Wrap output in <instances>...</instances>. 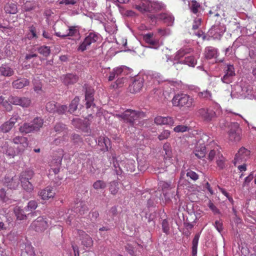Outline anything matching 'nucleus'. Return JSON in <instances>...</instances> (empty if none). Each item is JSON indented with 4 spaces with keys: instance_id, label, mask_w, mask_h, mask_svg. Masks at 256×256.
Listing matches in <instances>:
<instances>
[{
    "instance_id": "nucleus-1",
    "label": "nucleus",
    "mask_w": 256,
    "mask_h": 256,
    "mask_svg": "<svg viewBox=\"0 0 256 256\" xmlns=\"http://www.w3.org/2000/svg\"><path fill=\"white\" fill-rule=\"evenodd\" d=\"M115 116L121 118L124 122L131 126H134L136 121L146 116L145 113L142 111L128 109L124 112L116 114Z\"/></svg>"
},
{
    "instance_id": "nucleus-2",
    "label": "nucleus",
    "mask_w": 256,
    "mask_h": 256,
    "mask_svg": "<svg viewBox=\"0 0 256 256\" xmlns=\"http://www.w3.org/2000/svg\"><path fill=\"white\" fill-rule=\"evenodd\" d=\"M43 120L36 118L30 122H24L19 128V131L22 134L34 132L40 130L43 125Z\"/></svg>"
},
{
    "instance_id": "nucleus-3",
    "label": "nucleus",
    "mask_w": 256,
    "mask_h": 256,
    "mask_svg": "<svg viewBox=\"0 0 256 256\" xmlns=\"http://www.w3.org/2000/svg\"><path fill=\"white\" fill-rule=\"evenodd\" d=\"M218 106L208 108H202L198 110V114L206 122L214 120L220 114Z\"/></svg>"
},
{
    "instance_id": "nucleus-4",
    "label": "nucleus",
    "mask_w": 256,
    "mask_h": 256,
    "mask_svg": "<svg viewBox=\"0 0 256 256\" xmlns=\"http://www.w3.org/2000/svg\"><path fill=\"white\" fill-rule=\"evenodd\" d=\"M194 100L190 96L186 94H178L176 95L172 100L174 106L182 108L186 106L190 108L193 106Z\"/></svg>"
},
{
    "instance_id": "nucleus-5",
    "label": "nucleus",
    "mask_w": 256,
    "mask_h": 256,
    "mask_svg": "<svg viewBox=\"0 0 256 256\" xmlns=\"http://www.w3.org/2000/svg\"><path fill=\"white\" fill-rule=\"evenodd\" d=\"M229 139L232 142H239L242 137V129L238 122L231 123L229 126Z\"/></svg>"
},
{
    "instance_id": "nucleus-6",
    "label": "nucleus",
    "mask_w": 256,
    "mask_h": 256,
    "mask_svg": "<svg viewBox=\"0 0 256 256\" xmlns=\"http://www.w3.org/2000/svg\"><path fill=\"white\" fill-rule=\"evenodd\" d=\"M9 102L14 105L19 106L22 108H28L31 104V100L30 98L14 95L9 96Z\"/></svg>"
},
{
    "instance_id": "nucleus-7",
    "label": "nucleus",
    "mask_w": 256,
    "mask_h": 256,
    "mask_svg": "<svg viewBox=\"0 0 256 256\" xmlns=\"http://www.w3.org/2000/svg\"><path fill=\"white\" fill-rule=\"evenodd\" d=\"M99 36L98 34L94 32L90 33L78 46V50L84 52L92 44L96 42Z\"/></svg>"
},
{
    "instance_id": "nucleus-8",
    "label": "nucleus",
    "mask_w": 256,
    "mask_h": 256,
    "mask_svg": "<svg viewBox=\"0 0 256 256\" xmlns=\"http://www.w3.org/2000/svg\"><path fill=\"white\" fill-rule=\"evenodd\" d=\"M20 118L17 112H14L11 118L4 122L0 126V130L4 133L9 132L14 126L18 120Z\"/></svg>"
},
{
    "instance_id": "nucleus-9",
    "label": "nucleus",
    "mask_w": 256,
    "mask_h": 256,
    "mask_svg": "<svg viewBox=\"0 0 256 256\" xmlns=\"http://www.w3.org/2000/svg\"><path fill=\"white\" fill-rule=\"evenodd\" d=\"M72 124L76 128L87 132L90 128V122L89 120H82L80 118H73L71 122Z\"/></svg>"
},
{
    "instance_id": "nucleus-10",
    "label": "nucleus",
    "mask_w": 256,
    "mask_h": 256,
    "mask_svg": "<svg viewBox=\"0 0 256 256\" xmlns=\"http://www.w3.org/2000/svg\"><path fill=\"white\" fill-rule=\"evenodd\" d=\"M48 223L43 217H38L34 220L32 224V228L38 232H42L44 230L48 227Z\"/></svg>"
},
{
    "instance_id": "nucleus-11",
    "label": "nucleus",
    "mask_w": 256,
    "mask_h": 256,
    "mask_svg": "<svg viewBox=\"0 0 256 256\" xmlns=\"http://www.w3.org/2000/svg\"><path fill=\"white\" fill-rule=\"evenodd\" d=\"M94 90L90 87H86L85 91V100L86 108H95L96 104L94 100Z\"/></svg>"
},
{
    "instance_id": "nucleus-12",
    "label": "nucleus",
    "mask_w": 256,
    "mask_h": 256,
    "mask_svg": "<svg viewBox=\"0 0 256 256\" xmlns=\"http://www.w3.org/2000/svg\"><path fill=\"white\" fill-rule=\"evenodd\" d=\"M250 155V151L244 147H242L235 155V162L240 163L245 162Z\"/></svg>"
},
{
    "instance_id": "nucleus-13",
    "label": "nucleus",
    "mask_w": 256,
    "mask_h": 256,
    "mask_svg": "<svg viewBox=\"0 0 256 256\" xmlns=\"http://www.w3.org/2000/svg\"><path fill=\"white\" fill-rule=\"evenodd\" d=\"M151 19L154 21V19L161 20L166 24L172 25L174 21V17L170 13H164L156 16H151Z\"/></svg>"
},
{
    "instance_id": "nucleus-14",
    "label": "nucleus",
    "mask_w": 256,
    "mask_h": 256,
    "mask_svg": "<svg viewBox=\"0 0 256 256\" xmlns=\"http://www.w3.org/2000/svg\"><path fill=\"white\" fill-rule=\"evenodd\" d=\"M20 180L18 176H14L12 178L6 176L4 179V183L10 189L16 190L20 184Z\"/></svg>"
},
{
    "instance_id": "nucleus-15",
    "label": "nucleus",
    "mask_w": 256,
    "mask_h": 256,
    "mask_svg": "<svg viewBox=\"0 0 256 256\" xmlns=\"http://www.w3.org/2000/svg\"><path fill=\"white\" fill-rule=\"evenodd\" d=\"M225 30L226 28L224 26L216 25L212 26L208 32L214 38H220Z\"/></svg>"
},
{
    "instance_id": "nucleus-16",
    "label": "nucleus",
    "mask_w": 256,
    "mask_h": 256,
    "mask_svg": "<svg viewBox=\"0 0 256 256\" xmlns=\"http://www.w3.org/2000/svg\"><path fill=\"white\" fill-rule=\"evenodd\" d=\"M150 0H136L135 7L142 12H150Z\"/></svg>"
},
{
    "instance_id": "nucleus-17",
    "label": "nucleus",
    "mask_w": 256,
    "mask_h": 256,
    "mask_svg": "<svg viewBox=\"0 0 256 256\" xmlns=\"http://www.w3.org/2000/svg\"><path fill=\"white\" fill-rule=\"evenodd\" d=\"M98 144L100 147V150L104 152L108 151L112 148L110 140L106 136H100L98 138Z\"/></svg>"
},
{
    "instance_id": "nucleus-18",
    "label": "nucleus",
    "mask_w": 256,
    "mask_h": 256,
    "mask_svg": "<svg viewBox=\"0 0 256 256\" xmlns=\"http://www.w3.org/2000/svg\"><path fill=\"white\" fill-rule=\"evenodd\" d=\"M1 151L11 158H14L16 155L22 152H19V150L18 149L16 150H14V148L10 146L7 142L3 144V145L2 146Z\"/></svg>"
},
{
    "instance_id": "nucleus-19",
    "label": "nucleus",
    "mask_w": 256,
    "mask_h": 256,
    "mask_svg": "<svg viewBox=\"0 0 256 256\" xmlns=\"http://www.w3.org/2000/svg\"><path fill=\"white\" fill-rule=\"evenodd\" d=\"M55 194L54 188L51 186H47L38 192V195L43 200H47L53 198Z\"/></svg>"
},
{
    "instance_id": "nucleus-20",
    "label": "nucleus",
    "mask_w": 256,
    "mask_h": 256,
    "mask_svg": "<svg viewBox=\"0 0 256 256\" xmlns=\"http://www.w3.org/2000/svg\"><path fill=\"white\" fill-rule=\"evenodd\" d=\"M226 73L222 78V80L226 84L232 82V77L235 76L234 65H227Z\"/></svg>"
},
{
    "instance_id": "nucleus-21",
    "label": "nucleus",
    "mask_w": 256,
    "mask_h": 256,
    "mask_svg": "<svg viewBox=\"0 0 256 256\" xmlns=\"http://www.w3.org/2000/svg\"><path fill=\"white\" fill-rule=\"evenodd\" d=\"M12 142L15 144H20V146L18 147L19 152H23L24 148L28 146V142L27 138L23 136H18L14 138Z\"/></svg>"
},
{
    "instance_id": "nucleus-22",
    "label": "nucleus",
    "mask_w": 256,
    "mask_h": 256,
    "mask_svg": "<svg viewBox=\"0 0 256 256\" xmlns=\"http://www.w3.org/2000/svg\"><path fill=\"white\" fill-rule=\"evenodd\" d=\"M143 82L142 78H135L129 86L130 90L132 93L139 92L143 86Z\"/></svg>"
},
{
    "instance_id": "nucleus-23",
    "label": "nucleus",
    "mask_w": 256,
    "mask_h": 256,
    "mask_svg": "<svg viewBox=\"0 0 256 256\" xmlns=\"http://www.w3.org/2000/svg\"><path fill=\"white\" fill-rule=\"evenodd\" d=\"M63 83L66 86H69L75 84L78 80V76L76 74H68L61 77Z\"/></svg>"
},
{
    "instance_id": "nucleus-24",
    "label": "nucleus",
    "mask_w": 256,
    "mask_h": 256,
    "mask_svg": "<svg viewBox=\"0 0 256 256\" xmlns=\"http://www.w3.org/2000/svg\"><path fill=\"white\" fill-rule=\"evenodd\" d=\"M128 69L129 68L126 66H121L117 67L116 68L114 69L112 72H110L108 80L109 81H112L114 80L116 76H118L122 72L125 73V70H128Z\"/></svg>"
},
{
    "instance_id": "nucleus-25",
    "label": "nucleus",
    "mask_w": 256,
    "mask_h": 256,
    "mask_svg": "<svg viewBox=\"0 0 256 256\" xmlns=\"http://www.w3.org/2000/svg\"><path fill=\"white\" fill-rule=\"evenodd\" d=\"M217 49L212 46H207L205 48L204 55L206 58L212 59L217 56Z\"/></svg>"
},
{
    "instance_id": "nucleus-26",
    "label": "nucleus",
    "mask_w": 256,
    "mask_h": 256,
    "mask_svg": "<svg viewBox=\"0 0 256 256\" xmlns=\"http://www.w3.org/2000/svg\"><path fill=\"white\" fill-rule=\"evenodd\" d=\"M34 176V172L31 170L22 171L20 174L18 178L20 181L32 180Z\"/></svg>"
},
{
    "instance_id": "nucleus-27",
    "label": "nucleus",
    "mask_w": 256,
    "mask_h": 256,
    "mask_svg": "<svg viewBox=\"0 0 256 256\" xmlns=\"http://www.w3.org/2000/svg\"><path fill=\"white\" fill-rule=\"evenodd\" d=\"M30 82L26 78L18 79L12 82V86L16 89H20L29 84Z\"/></svg>"
},
{
    "instance_id": "nucleus-28",
    "label": "nucleus",
    "mask_w": 256,
    "mask_h": 256,
    "mask_svg": "<svg viewBox=\"0 0 256 256\" xmlns=\"http://www.w3.org/2000/svg\"><path fill=\"white\" fill-rule=\"evenodd\" d=\"M68 26L66 24L61 22L59 26V30L56 32V35L60 38L66 37V34L68 30Z\"/></svg>"
},
{
    "instance_id": "nucleus-29",
    "label": "nucleus",
    "mask_w": 256,
    "mask_h": 256,
    "mask_svg": "<svg viewBox=\"0 0 256 256\" xmlns=\"http://www.w3.org/2000/svg\"><path fill=\"white\" fill-rule=\"evenodd\" d=\"M14 212L16 216L17 220H24L26 218V215L23 209L19 206H16L14 209Z\"/></svg>"
},
{
    "instance_id": "nucleus-30",
    "label": "nucleus",
    "mask_w": 256,
    "mask_h": 256,
    "mask_svg": "<svg viewBox=\"0 0 256 256\" xmlns=\"http://www.w3.org/2000/svg\"><path fill=\"white\" fill-rule=\"evenodd\" d=\"M88 210L87 206L81 202L80 204H78L77 206L74 208V212L80 215H83L86 213Z\"/></svg>"
},
{
    "instance_id": "nucleus-31",
    "label": "nucleus",
    "mask_w": 256,
    "mask_h": 256,
    "mask_svg": "<svg viewBox=\"0 0 256 256\" xmlns=\"http://www.w3.org/2000/svg\"><path fill=\"white\" fill-rule=\"evenodd\" d=\"M22 189L28 192H31L34 189V186L32 181L22 180L20 181Z\"/></svg>"
},
{
    "instance_id": "nucleus-32",
    "label": "nucleus",
    "mask_w": 256,
    "mask_h": 256,
    "mask_svg": "<svg viewBox=\"0 0 256 256\" xmlns=\"http://www.w3.org/2000/svg\"><path fill=\"white\" fill-rule=\"evenodd\" d=\"M54 130L56 132L58 133L64 132L67 134L68 132V128L67 126L65 124L60 122H58L55 124L54 126Z\"/></svg>"
},
{
    "instance_id": "nucleus-33",
    "label": "nucleus",
    "mask_w": 256,
    "mask_h": 256,
    "mask_svg": "<svg viewBox=\"0 0 256 256\" xmlns=\"http://www.w3.org/2000/svg\"><path fill=\"white\" fill-rule=\"evenodd\" d=\"M70 139V142L74 146H80L82 143V138L81 136L76 133L71 134Z\"/></svg>"
},
{
    "instance_id": "nucleus-34",
    "label": "nucleus",
    "mask_w": 256,
    "mask_h": 256,
    "mask_svg": "<svg viewBox=\"0 0 256 256\" xmlns=\"http://www.w3.org/2000/svg\"><path fill=\"white\" fill-rule=\"evenodd\" d=\"M4 10L6 13L14 14L18 11L16 5L14 3L8 2L4 7Z\"/></svg>"
},
{
    "instance_id": "nucleus-35",
    "label": "nucleus",
    "mask_w": 256,
    "mask_h": 256,
    "mask_svg": "<svg viewBox=\"0 0 256 256\" xmlns=\"http://www.w3.org/2000/svg\"><path fill=\"white\" fill-rule=\"evenodd\" d=\"M13 70L8 67L7 65H4L0 67V74L4 76H9L13 74Z\"/></svg>"
},
{
    "instance_id": "nucleus-36",
    "label": "nucleus",
    "mask_w": 256,
    "mask_h": 256,
    "mask_svg": "<svg viewBox=\"0 0 256 256\" xmlns=\"http://www.w3.org/2000/svg\"><path fill=\"white\" fill-rule=\"evenodd\" d=\"M186 52L184 49L180 50L178 52L176 53V55L173 58H170V62H173L174 64H178L180 62L179 60L180 58L183 56Z\"/></svg>"
},
{
    "instance_id": "nucleus-37",
    "label": "nucleus",
    "mask_w": 256,
    "mask_h": 256,
    "mask_svg": "<svg viewBox=\"0 0 256 256\" xmlns=\"http://www.w3.org/2000/svg\"><path fill=\"white\" fill-rule=\"evenodd\" d=\"M80 102V99L78 97L76 96L71 102L70 106H69V109H68V112H70V114L73 113L74 112H75Z\"/></svg>"
},
{
    "instance_id": "nucleus-38",
    "label": "nucleus",
    "mask_w": 256,
    "mask_h": 256,
    "mask_svg": "<svg viewBox=\"0 0 256 256\" xmlns=\"http://www.w3.org/2000/svg\"><path fill=\"white\" fill-rule=\"evenodd\" d=\"M200 236V234L198 233L195 235V236L192 240V254L193 256H195L197 254V248H198V245Z\"/></svg>"
},
{
    "instance_id": "nucleus-39",
    "label": "nucleus",
    "mask_w": 256,
    "mask_h": 256,
    "mask_svg": "<svg viewBox=\"0 0 256 256\" xmlns=\"http://www.w3.org/2000/svg\"><path fill=\"white\" fill-rule=\"evenodd\" d=\"M194 154L196 156H197L198 158H204L206 156V148L204 146H201L195 150L194 152Z\"/></svg>"
},
{
    "instance_id": "nucleus-40",
    "label": "nucleus",
    "mask_w": 256,
    "mask_h": 256,
    "mask_svg": "<svg viewBox=\"0 0 256 256\" xmlns=\"http://www.w3.org/2000/svg\"><path fill=\"white\" fill-rule=\"evenodd\" d=\"M155 218L154 214H146V215L144 217L142 218V220L147 222L151 226H154L155 225V222L154 220Z\"/></svg>"
},
{
    "instance_id": "nucleus-41",
    "label": "nucleus",
    "mask_w": 256,
    "mask_h": 256,
    "mask_svg": "<svg viewBox=\"0 0 256 256\" xmlns=\"http://www.w3.org/2000/svg\"><path fill=\"white\" fill-rule=\"evenodd\" d=\"M82 244L84 246L89 248L92 246L93 240L88 235L85 234L82 237Z\"/></svg>"
},
{
    "instance_id": "nucleus-42",
    "label": "nucleus",
    "mask_w": 256,
    "mask_h": 256,
    "mask_svg": "<svg viewBox=\"0 0 256 256\" xmlns=\"http://www.w3.org/2000/svg\"><path fill=\"white\" fill-rule=\"evenodd\" d=\"M150 12L153 11V10L156 11V10H161L162 8L164 7V4L162 2L153 0V1H150Z\"/></svg>"
},
{
    "instance_id": "nucleus-43",
    "label": "nucleus",
    "mask_w": 256,
    "mask_h": 256,
    "mask_svg": "<svg viewBox=\"0 0 256 256\" xmlns=\"http://www.w3.org/2000/svg\"><path fill=\"white\" fill-rule=\"evenodd\" d=\"M144 41L152 45V46H155L156 43H157V42L156 40L154 39L153 38V34L152 33H148V34H146L144 36Z\"/></svg>"
},
{
    "instance_id": "nucleus-44",
    "label": "nucleus",
    "mask_w": 256,
    "mask_h": 256,
    "mask_svg": "<svg viewBox=\"0 0 256 256\" xmlns=\"http://www.w3.org/2000/svg\"><path fill=\"white\" fill-rule=\"evenodd\" d=\"M125 80H126V78H124L123 77L122 78H118L117 79V80L111 84V85L110 86V87L112 88H114V89L118 88H120L122 86Z\"/></svg>"
},
{
    "instance_id": "nucleus-45",
    "label": "nucleus",
    "mask_w": 256,
    "mask_h": 256,
    "mask_svg": "<svg viewBox=\"0 0 256 256\" xmlns=\"http://www.w3.org/2000/svg\"><path fill=\"white\" fill-rule=\"evenodd\" d=\"M79 32L78 28L76 26H68L66 36H76Z\"/></svg>"
},
{
    "instance_id": "nucleus-46",
    "label": "nucleus",
    "mask_w": 256,
    "mask_h": 256,
    "mask_svg": "<svg viewBox=\"0 0 256 256\" xmlns=\"http://www.w3.org/2000/svg\"><path fill=\"white\" fill-rule=\"evenodd\" d=\"M189 7L192 12L196 14L198 12L200 5L196 0H192L189 3Z\"/></svg>"
},
{
    "instance_id": "nucleus-47",
    "label": "nucleus",
    "mask_w": 256,
    "mask_h": 256,
    "mask_svg": "<svg viewBox=\"0 0 256 256\" xmlns=\"http://www.w3.org/2000/svg\"><path fill=\"white\" fill-rule=\"evenodd\" d=\"M118 183L116 181L110 182V190L112 194L115 195L118 192Z\"/></svg>"
},
{
    "instance_id": "nucleus-48",
    "label": "nucleus",
    "mask_w": 256,
    "mask_h": 256,
    "mask_svg": "<svg viewBox=\"0 0 256 256\" xmlns=\"http://www.w3.org/2000/svg\"><path fill=\"white\" fill-rule=\"evenodd\" d=\"M105 30L106 32L111 34H114L117 30L116 26L114 23L105 26Z\"/></svg>"
},
{
    "instance_id": "nucleus-49",
    "label": "nucleus",
    "mask_w": 256,
    "mask_h": 256,
    "mask_svg": "<svg viewBox=\"0 0 256 256\" xmlns=\"http://www.w3.org/2000/svg\"><path fill=\"white\" fill-rule=\"evenodd\" d=\"M99 216V213L97 210H91L89 214V218L92 223H95L97 221V218Z\"/></svg>"
},
{
    "instance_id": "nucleus-50",
    "label": "nucleus",
    "mask_w": 256,
    "mask_h": 256,
    "mask_svg": "<svg viewBox=\"0 0 256 256\" xmlns=\"http://www.w3.org/2000/svg\"><path fill=\"white\" fill-rule=\"evenodd\" d=\"M186 176L190 177V178L194 181L196 180L199 178V176L196 172L190 170H186Z\"/></svg>"
},
{
    "instance_id": "nucleus-51",
    "label": "nucleus",
    "mask_w": 256,
    "mask_h": 256,
    "mask_svg": "<svg viewBox=\"0 0 256 256\" xmlns=\"http://www.w3.org/2000/svg\"><path fill=\"white\" fill-rule=\"evenodd\" d=\"M162 232L166 234L170 233V226L168 222L166 219L162 220Z\"/></svg>"
},
{
    "instance_id": "nucleus-52",
    "label": "nucleus",
    "mask_w": 256,
    "mask_h": 256,
    "mask_svg": "<svg viewBox=\"0 0 256 256\" xmlns=\"http://www.w3.org/2000/svg\"><path fill=\"white\" fill-rule=\"evenodd\" d=\"M164 150L165 151L166 155L168 158H170L172 156V152L170 144L169 143H165L163 146Z\"/></svg>"
},
{
    "instance_id": "nucleus-53",
    "label": "nucleus",
    "mask_w": 256,
    "mask_h": 256,
    "mask_svg": "<svg viewBox=\"0 0 256 256\" xmlns=\"http://www.w3.org/2000/svg\"><path fill=\"white\" fill-rule=\"evenodd\" d=\"M94 188L96 190L104 189L106 186V183L102 180H97L93 184Z\"/></svg>"
},
{
    "instance_id": "nucleus-54",
    "label": "nucleus",
    "mask_w": 256,
    "mask_h": 256,
    "mask_svg": "<svg viewBox=\"0 0 256 256\" xmlns=\"http://www.w3.org/2000/svg\"><path fill=\"white\" fill-rule=\"evenodd\" d=\"M254 178V172H251L250 174L245 178L242 184V186H247L249 185L250 183L252 182Z\"/></svg>"
},
{
    "instance_id": "nucleus-55",
    "label": "nucleus",
    "mask_w": 256,
    "mask_h": 256,
    "mask_svg": "<svg viewBox=\"0 0 256 256\" xmlns=\"http://www.w3.org/2000/svg\"><path fill=\"white\" fill-rule=\"evenodd\" d=\"M170 132L168 130H164L158 136V138L160 140H162L167 139L169 138Z\"/></svg>"
},
{
    "instance_id": "nucleus-56",
    "label": "nucleus",
    "mask_w": 256,
    "mask_h": 256,
    "mask_svg": "<svg viewBox=\"0 0 256 256\" xmlns=\"http://www.w3.org/2000/svg\"><path fill=\"white\" fill-rule=\"evenodd\" d=\"M12 104L9 102V98L8 100L2 106L4 110L6 112H10L12 110L13 106Z\"/></svg>"
},
{
    "instance_id": "nucleus-57",
    "label": "nucleus",
    "mask_w": 256,
    "mask_h": 256,
    "mask_svg": "<svg viewBox=\"0 0 256 256\" xmlns=\"http://www.w3.org/2000/svg\"><path fill=\"white\" fill-rule=\"evenodd\" d=\"M28 38L29 40L32 39L34 38H37L36 28L34 26L30 27V32L28 34Z\"/></svg>"
},
{
    "instance_id": "nucleus-58",
    "label": "nucleus",
    "mask_w": 256,
    "mask_h": 256,
    "mask_svg": "<svg viewBox=\"0 0 256 256\" xmlns=\"http://www.w3.org/2000/svg\"><path fill=\"white\" fill-rule=\"evenodd\" d=\"M221 158H219V159L217 160L216 164L220 169L222 170L226 167V164L225 163V159L222 155L221 156Z\"/></svg>"
},
{
    "instance_id": "nucleus-59",
    "label": "nucleus",
    "mask_w": 256,
    "mask_h": 256,
    "mask_svg": "<svg viewBox=\"0 0 256 256\" xmlns=\"http://www.w3.org/2000/svg\"><path fill=\"white\" fill-rule=\"evenodd\" d=\"M38 51L40 54L45 56H48L50 52V48L46 46L40 47L38 49Z\"/></svg>"
},
{
    "instance_id": "nucleus-60",
    "label": "nucleus",
    "mask_w": 256,
    "mask_h": 256,
    "mask_svg": "<svg viewBox=\"0 0 256 256\" xmlns=\"http://www.w3.org/2000/svg\"><path fill=\"white\" fill-rule=\"evenodd\" d=\"M46 108L48 111L51 112H56V106L53 102H50L46 104Z\"/></svg>"
},
{
    "instance_id": "nucleus-61",
    "label": "nucleus",
    "mask_w": 256,
    "mask_h": 256,
    "mask_svg": "<svg viewBox=\"0 0 256 256\" xmlns=\"http://www.w3.org/2000/svg\"><path fill=\"white\" fill-rule=\"evenodd\" d=\"M188 130V126H183V125L177 126L174 129V131L176 132H186L187 130Z\"/></svg>"
},
{
    "instance_id": "nucleus-62",
    "label": "nucleus",
    "mask_w": 256,
    "mask_h": 256,
    "mask_svg": "<svg viewBox=\"0 0 256 256\" xmlns=\"http://www.w3.org/2000/svg\"><path fill=\"white\" fill-rule=\"evenodd\" d=\"M37 206H38L37 202L34 200H30L28 202V206H27V208L30 210H35L37 208Z\"/></svg>"
},
{
    "instance_id": "nucleus-63",
    "label": "nucleus",
    "mask_w": 256,
    "mask_h": 256,
    "mask_svg": "<svg viewBox=\"0 0 256 256\" xmlns=\"http://www.w3.org/2000/svg\"><path fill=\"white\" fill-rule=\"evenodd\" d=\"M68 110V107L66 105H61L56 107V112L59 114H64Z\"/></svg>"
},
{
    "instance_id": "nucleus-64",
    "label": "nucleus",
    "mask_w": 256,
    "mask_h": 256,
    "mask_svg": "<svg viewBox=\"0 0 256 256\" xmlns=\"http://www.w3.org/2000/svg\"><path fill=\"white\" fill-rule=\"evenodd\" d=\"M208 206L212 211L214 214H218L220 212L219 210L216 207V206L210 200L208 204Z\"/></svg>"
}]
</instances>
